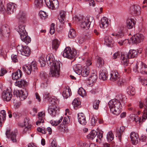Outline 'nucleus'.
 <instances>
[{"mask_svg":"<svg viewBox=\"0 0 147 147\" xmlns=\"http://www.w3.org/2000/svg\"><path fill=\"white\" fill-rule=\"evenodd\" d=\"M25 13L23 11H20L17 16L19 20V26L16 28L17 31L20 35L21 40L27 44L31 41L30 38L27 35V33L25 29V24L24 22L25 20Z\"/></svg>","mask_w":147,"mask_h":147,"instance_id":"1","label":"nucleus"},{"mask_svg":"<svg viewBox=\"0 0 147 147\" xmlns=\"http://www.w3.org/2000/svg\"><path fill=\"white\" fill-rule=\"evenodd\" d=\"M46 59L48 65H50V76L58 77L60 71V61L55 60L53 55L52 54L47 55Z\"/></svg>","mask_w":147,"mask_h":147,"instance_id":"2","label":"nucleus"},{"mask_svg":"<svg viewBox=\"0 0 147 147\" xmlns=\"http://www.w3.org/2000/svg\"><path fill=\"white\" fill-rule=\"evenodd\" d=\"M123 99V96L121 94H118L116 98L109 101L108 105L111 112L116 115H118L121 112V102Z\"/></svg>","mask_w":147,"mask_h":147,"instance_id":"3","label":"nucleus"},{"mask_svg":"<svg viewBox=\"0 0 147 147\" xmlns=\"http://www.w3.org/2000/svg\"><path fill=\"white\" fill-rule=\"evenodd\" d=\"M44 97L45 99L48 100L51 105L48 108V112L52 117H54L58 114V108L57 105L59 103V100L55 97L51 98L49 93H46Z\"/></svg>","mask_w":147,"mask_h":147,"instance_id":"4","label":"nucleus"},{"mask_svg":"<svg viewBox=\"0 0 147 147\" xmlns=\"http://www.w3.org/2000/svg\"><path fill=\"white\" fill-rule=\"evenodd\" d=\"M139 107L141 108L144 107L142 116L139 117L135 114H132L130 115V117L132 120L137 123L144 121L146 119H147V99H146L143 103L140 102Z\"/></svg>","mask_w":147,"mask_h":147,"instance_id":"5","label":"nucleus"},{"mask_svg":"<svg viewBox=\"0 0 147 147\" xmlns=\"http://www.w3.org/2000/svg\"><path fill=\"white\" fill-rule=\"evenodd\" d=\"M88 53L87 52H86L84 54V57H83V60L86 59V65L84 66L81 71L80 74L81 76L84 77H86L88 76L89 74V69L90 68V65L92 64V62L90 59L88 58Z\"/></svg>","mask_w":147,"mask_h":147,"instance_id":"6","label":"nucleus"},{"mask_svg":"<svg viewBox=\"0 0 147 147\" xmlns=\"http://www.w3.org/2000/svg\"><path fill=\"white\" fill-rule=\"evenodd\" d=\"M133 70L135 72H140L142 74H147V65L141 61L137 62Z\"/></svg>","mask_w":147,"mask_h":147,"instance_id":"7","label":"nucleus"},{"mask_svg":"<svg viewBox=\"0 0 147 147\" xmlns=\"http://www.w3.org/2000/svg\"><path fill=\"white\" fill-rule=\"evenodd\" d=\"M94 20L93 18L91 16H87L84 18H83L80 24L81 28L85 30L88 29Z\"/></svg>","mask_w":147,"mask_h":147,"instance_id":"8","label":"nucleus"},{"mask_svg":"<svg viewBox=\"0 0 147 147\" xmlns=\"http://www.w3.org/2000/svg\"><path fill=\"white\" fill-rule=\"evenodd\" d=\"M77 51L75 49L71 50L69 47H66L63 51V56L68 59H72L77 55Z\"/></svg>","mask_w":147,"mask_h":147,"instance_id":"9","label":"nucleus"},{"mask_svg":"<svg viewBox=\"0 0 147 147\" xmlns=\"http://www.w3.org/2000/svg\"><path fill=\"white\" fill-rule=\"evenodd\" d=\"M22 68L23 71L29 75L31 74L32 71H35L37 70L36 62L33 61L31 63V65L24 66Z\"/></svg>","mask_w":147,"mask_h":147,"instance_id":"10","label":"nucleus"},{"mask_svg":"<svg viewBox=\"0 0 147 147\" xmlns=\"http://www.w3.org/2000/svg\"><path fill=\"white\" fill-rule=\"evenodd\" d=\"M10 30L7 25L2 26L0 29V37L2 38L8 37L9 35Z\"/></svg>","mask_w":147,"mask_h":147,"instance_id":"11","label":"nucleus"},{"mask_svg":"<svg viewBox=\"0 0 147 147\" xmlns=\"http://www.w3.org/2000/svg\"><path fill=\"white\" fill-rule=\"evenodd\" d=\"M29 118L26 117L24 119V124H19V125L23 127L24 126L25 128L23 131V133H29L31 130L32 125L30 123Z\"/></svg>","mask_w":147,"mask_h":147,"instance_id":"12","label":"nucleus"},{"mask_svg":"<svg viewBox=\"0 0 147 147\" xmlns=\"http://www.w3.org/2000/svg\"><path fill=\"white\" fill-rule=\"evenodd\" d=\"M14 95L16 96L18 98H19L20 100H24L27 97L28 93L26 92H25L22 90H14L13 92Z\"/></svg>","mask_w":147,"mask_h":147,"instance_id":"13","label":"nucleus"},{"mask_svg":"<svg viewBox=\"0 0 147 147\" xmlns=\"http://www.w3.org/2000/svg\"><path fill=\"white\" fill-rule=\"evenodd\" d=\"M46 4L50 9H54L57 8L59 6V2L57 0H45Z\"/></svg>","mask_w":147,"mask_h":147,"instance_id":"14","label":"nucleus"},{"mask_svg":"<svg viewBox=\"0 0 147 147\" xmlns=\"http://www.w3.org/2000/svg\"><path fill=\"white\" fill-rule=\"evenodd\" d=\"M144 38L143 34L138 33L133 36L131 37V40L134 43L138 44L142 42Z\"/></svg>","mask_w":147,"mask_h":147,"instance_id":"15","label":"nucleus"},{"mask_svg":"<svg viewBox=\"0 0 147 147\" xmlns=\"http://www.w3.org/2000/svg\"><path fill=\"white\" fill-rule=\"evenodd\" d=\"M17 7V5L13 3H10L7 4V12L9 14L13 13L16 11Z\"/></svg>","mask_w":147,"mask_h":147,"instance_id":"16","label":"nucleus"},{"mask_svg":"<svg viewBox=\"0 0 147 147\" xmlns=\"http://www.w3.org/2000/svg\"><path fill=\"white\" fill-rule=\"evenodd\" d=\"M99 78L103 80H105L107 78V71L105 67H102L100 70Z\"/></svg>","mask_w":147,"mask_h":147,"instance_id":"17","label":"nucleus"},{"mask_svg":"<svg viewBox=\"0 0 147 147\" xmlns=\"http://www.w3.org/2000/svg\"><path fill=\"white\" fill-rule=\"evenodd\" d=\"M12 96V94L11 92L8 90L3 92L2 98L4 101H9L10 100Z\"/></svg>","mask_w":147,"mask_h":147,"instance_id":"18","label":"nucleus"},{"mask_svg":"<svg viewBox=\"0 0 147 147\" xmlns=\"http://www.w3.org/2000/svg\"><path fill=\"white\" fill-rule=\"evenodd\" d=\"M140 7L138 5H135L131 7L130 10L131 13L135 15H138L140 14Z\"/></svg>","mask_w":147,"mask_h":147,"instance_id":"19","label":"nucleus"},{"mask_svg":"<svg viewBox=\"0 0 147 147\" xmlns=\"http://www.w3.org/2000/svg\"><path fill=\"white\" fill-rule=\"evenodd\" d=\"M78 118L79 122L83 125L86 124L87 122L86 117L82 113H79L78 114Z\"/></svg>","mask_w":147,"mask_h":147,"instance_id":"20","label":"nucleus"},{"mask_svg":"<svg viewBox=\"0 0 147 147\" xmlns=\"http://www.w3.org/2000/svg\"><path fill=\"white\" fill-rule=\"evenodd\" d=\"M109 24V22L108 19L107 18L104 17L100 20V26L101 28H105L107 27Z\"/></svg>","mask_w":147,"mask_h":147,"instance_id":"21","label":"nucleus"},{"mask_svg":"<svg viewBox=\"0 0 147 147\" xmlns=\"http://www.w3.org/2000/svg\"><path fill=\"white\" fill-rule=\"evenodd\" d=\"M105 44L110 47H112L114 43L112 38L109 36H106L105 37Z\"/></svg>","mask_w":147,"mask_h":147,"instance_id":"22","label":"nucleus"},{"mask_svg":"<svg viewBox=\"0 0 147 147\" xmlns=\"http://www.w3.org/2000/svg\"><path fill=\"white\" fill-rule=\"evenodd\" d=\"M62 95L63 97L66 99L71 95V92L70 88L69 87H65L64 88Z\"/></svg>","mask_w":147,"mask_h":147,"instance_id":"23","label":"nucleus"},{"mask_svg":"<svg viewBox=\"0 0 147 147\" xmlns=\"http://www.w3.org/2000/svg\"><path fill=\"white\" fill-rule=\"evenodd\" d=\"M110 76V80L113 82L115 81L120 77L118 72L115 71H112Z\"/></svg>","mask_w":147,"mask_h":147,"instance_id":"24","label":"nucleus"},{"mask_svg":"<svg viewBox=\"0 0 147 147\" xmlns=\"http://www.w3.org/2000/svg\"><path fill=\"white\" fill-rule=\"evenodd\" d=\"M27 82L24 80H19L15 83L16 86L20 88H24L27 85Z\"/></svg>","mask_w":147,"mask_h":147,"instance_id":"25","label":"nucleus"},{"mask_svg":"<svg viewBox=\"0 0 147 147\" xmlns=\"http://www.w3.org/2000/svg\"><path fill=\"white\" fill-rule=\"evenodd\" d=\"M138 51L134 49L129 50L128 54L127 55V57L128 58H134L136 57L138 55Z\"/></svg>","mask_w":147,"mask_h":147,"instance_id":"26","label":"nucleus"},{"mask_svg":"<svg viewBox=\"0 0 147 147\" xmlns=\"http://www.w3.org/2000/svg\"><path fill=\"white\" fill-rule=\"evenodd\" d=\"M130 136L132 144H136L138 142V134L134 132H132Z\"/></svg>","mask_w":147,"mask_h":147,"instance_id":"27","label":"nucleus"},{"mask_svg":"<svg viewBox=\"0 0 147 147\" xmlns=\"http://www.w3.org/2000/svg\"><path fill=\"white\" fill-rule=\"evenodd\" d=\"M93 72L91 74L88 79V81L92 84L95 82L97 78V76L96 73V71H93Z\"/></svg>","mask_w":147,"mask_h":147,"instance_id":"28","label":"nucleus"},{"mask_svg":"<svg viewBox=\"0 0 147 147\" xmlns=\"http://www.w3.org/2000/svg\"><path fill=\"white\" fill-rule=\"evenodd\" d=\"M127 28L129 29H131L135 26V22L133 19H128L127 21Z\"/></svg>","mask_w":147,"mask_h":147,"instance_id":"29","label":"nucleus"},{"mask_svg":"<svg viewBox=\"0 0 147 147\" xmlns=\"http://www.w3.org/2000/svg\"><path fill=\"white\" fill-rule=\"evenodd\" d=\"M73 67L74 71L76 74L79 75H80L81 71L82 69L81 65L80 64L75 65L73 66Z\"/></svg>","mask_w":147,"mask_h":147,"instance_id":"30","label":"nucleus"},{"mask_svg":"<svg viewBox=\"0 0 147 147\" xmlns=\"http://www.w3.org/2000/svg\"><path fill=\"white\" fill-rule=\"evenodd\" d=\"M22 75L21 71L20 69H18L17 71L12 74V79L13 80H17L19 78L21 77Z\"/></svg>","mask_w":147,"mask_h":147,"instance_id":"31","label":"nucleus"},{"mask_svg":"<svg viewBox=\"0 0 147 147\" xmlns=\"http://www.w3.org/2000/svg\"><path fill=\"white\" fill-rule=\"evenodd\" d=\"M37 131H38L40 132L43 134H45L47 133V131L49 132V134H51L52 132V130L51 128L49 127H48L47 130H45V129L44 128H40L38 127L37 128Z\"/></svg>","mask_w":147,"mask_h":147,"instance_id":"32","label":"nucleus"},{"mask_svg":"<svg viewBox=\"0 0 147 147\" xmlns=\"http://www.w3.org/2000/svg\"><path fill=\"white\" fill-rule=\"evenodd\" d=\"M44 114L42 112H39L38 114V120L36 122V124L37 125H38L41 123H43L44 120L43 118L44 116Z\"/></svg>","mask_w":147,"mask_h":147,"instance_id":"33","label":"nucleus"},{"mask_svg":"<svg viewBox=\"0 0 147 147\" xmlns=\"http://www.w3.org/2000/svg\"><path fill=\"white\" fill-rule=\"evenodd\" d=\"M127 55H124L121 54V63L124 65L127 66L129 63V60L128 57H127Z\"/></svg>","mask_w":147,"mask_h":147,"instance_id":"34","label":"nucleus"},{"mask_svg":"<svg viewBox=\"0 0 147 147\" xmlns=\"http://www.w3.org/2000/svg\"><path fill=\"white\" fill-rule=\"evenodd\" d=\"M126 80L125 78L119 77V78L115 81L116 83L119 86H121L123 85L126 82Z\"/></svg>","mask_w":147,"mask_h":147,"instance_id":"35","label":"nucleus"},{"mask_svg":"<svg viewBox=\"0 0 147 147\" xmlns=\"http://www.w3.org/2000/svg\"><path fill=\"white\" fill-rule=\"evenodd\" d=\"M127 93L130 95H133L135 93V89L132 86H129L128 87L127 90Z\"/></svg>","mask_w":147,"mask_h":147,"instance_id":"36","label":"nucleus"},{"mask_svg":"<svg viewBox=\"0 0 147 147\" xmlns=\"http://www.w3.org/2000/svg\"><path fill=\"white\" fill-rule=\"evenodd\" d=\"M125 129V127L123 126L120 127L119 130H118L117 132V136L118 137L120 141H121V136Z\"/></svg>","mask_w":147,"mask_h":147,"instance_id":"37","label":"nucleus"},{"mask_svg":"<svg viewBox=\"0 0 147 147\" xmlns=\"http://www.w3.org/2000/svg\"><path fill=\"white\" fill-rule=\"evenodd\" d=\"M60 18H59V20L60 22L62 23H63L64 22L65 17L66 15V12L64 11H61L59 13Z\"/></svg>","mask_w":147,"mask_h":147,"instance_id":"38","label":"nucleus"},{"mask_svg":"<svg viewBox=\"0 0 147 147\" xmlns=\"http://www.w3.org/2000/svg\"><path fill=\"white\" fill-rule=\"evenodd\" d=\"M24 52L21 53V55L26 56H29L30 53V49L28 46H25L24 47Z\"/></svg>","mask_w":147,"mask_h":147,"instance_id":"39","label":"nucleus"},{"mask_svg":"<svg viewBox=\"0 0 147 147\" xmlns=\"http://www.w3.org/2000/svg\"><path fill=\"white\" fill-rule=\"evenodd\" d=\"M17 132L12 131L11 133L10 137L11 140L13 143H16L17 141V139L16 138Z\"/></svg>","mask_w":147,"mask_h":147,"instance_id":"40","label":"nucleus"},{"mask_svg":"<svg viewBox=\"0 0 147 147\" xmlns=\"http://www.w3.org/2000/svg\"><path fill=\"white\" fill-rule=\"evenodd\" d=\"M76 36V31L73 29H70L68 34V37L71 38L73 39Z\"/></svg>","mask_w":147,"mask_h":147,"instance_id":"41","label":"nucleus"},{"mask_svg":"<svg viewBox=\"0 0 147 147\" xmlns=\"http://www.w3.org/2000/svg\"><path fill=\"white\" fill-rule=\"evenodd\" d=\"M103 132L101 130H99L96 131L97 138L98 139H96V140L97 142H100V141L101 140V138H103Z\"/></svg>","mask_w":147,"mask_h":147,"instance_id":"42","label":"nucleus"},{"mask_svg":"<svg viewBox=\"0 0 147 147\" xmlns=\"http://www.w3.org/2000/svg\"><path fill=\"white\" fill-rule=\"evenodd\" d=\"M59 42L57 39L53 40L52 42V48L53 49L56 50L59 46Z\"/></svg>","mask_w":147,"mask_h":147,"instance_id":"43","label":"nucleus"},{"mask_svg":"<svg viewBox=\"0 0 147 147\" xmlns=\"http://www.w3.org/2000/svg\"><path fill=\"white\" fill-rule=\"evenodd\" d=\"M97 62L96 64V66L99 67L102 66L104 64V61L103 59L100 57H98L96 58Z\"/></svg>","mask_w":147,"mask_h":147,"instance_id":"44","label":"nucleus"},{"mask_svg":"<svg viewBox=\"0 0 147 147\" xmlns=\"http://www.w3.org/2000/svg\"><path fill=\"white\" fill-rule=\"evenodd\" d=\"M97 134L96 131L95 130H92L90 133L88 135L87 138L91 139H93L95 138Z\"/></svg>","mask_w":147,"mask_h":147,"instance_id":"45","label":"nucleus"},{"mask_svg":"<svg viewBox=\"0 0 147 147\" xmlns=\"http://www.w3.org/2000/svg\"><path fill=\"white\" fill-rule=\"evenodd\" d=\"M112 35L115 36L116 38H119L123 36V32L122 30H121L119 31L117 33H113Z\"/></svg>","mask_w":147,"mask_h":147,"instance_id":"46","label":"nucleus"},{"mask_svg":"<svg viewBox=\"0 0 147 147\" xmlns=\"http://www.w3.org/2000/svg\"><path fill=\"white\" fill-rule=\"evenodd\" d=\"M80 102L77 99H75L72 102V105L75 109H76V108H77L80 105Z\"/></svg>","mask_w":147,"mask_h":147,"instance_id":"47","label":"nucleus"},{"mask_svg":"<svg viewBox=\"0 0 147 147\" xmlns=\"http://www.w3.org/2000/svg\"><path fill=\"white\" fill-rule=\"evenodd\" d=\"M43 3V0H35L34 4L36 6L40 8L42 6Z\"/></svg>","mask_w":147,"mask_h":147,"instance_id":"48","label":"nucleus"},{"mask_svg":"<svg viewBox=\"0 0 147 147\" xmlns=\"http://www.w3.org/2000/svg\"><path fill=\"white\" fill-rule=\"evenodd\" d=\"M24 46L23 45H18L17 47V50L18 53L21 54V53L24 52Z\"/></svg>","mask_w":147,"mask_h":147,"instance_id":"49","label":"nucleus"},{"mask_svg":"<svg viewBox=\"0 0 147 147\" xmlns=\"http://www.w3.org/2000/svg\"><path fill=\"white\" fill-rule=\"evenodd\" d=\"M63 118V117H61L60 119L57 121L54 120H52L50 121V123L53 126H56L62 121Z\"/></svg>","mask_w":147,"mask_h":147,"instance_id":"50","label":"nucleus"},{"mask_svg":"<svg viewBox=\"0 0 147 147\" xmlns=\"http://www.w3.org/2000/svg\"><path fill=\"white\" fill-rule=\"evenodd\" d=\"M100 101L99 100H95L93 102V107L96 110L98 109L99 104Z\"/></svg>","mask_w":147,"mask_h":147,"instance_id":"51","label":"nucleus"},{"mask_svg":"<svg viewBox=\"0 0 147 147\" xmlns=\"http://www.w3.org/2000/svg\"><path fill=\"white\" fill-rule=\"evenodd\" d=\"M64 125H60L57 127V129L59 131L62 132L67 131V129L65 128Z\"/></svg>","mask_w":147,"mask_h":147,"instance_id":"52","label":"nucleus"},{"mask_svg":"<svg viewBox=\"0 0 147 147\" xmlns=\"http://www.w3.org/2000/svg\"><path fill=\"white\" fill-rule=\"evenodd\" d=\"M78 92L79 95L82 97L84 96L86 94L85 90L82 87L79 89Z\"/></svg>","mask_w":147,"mask_h":147,"instance_id":"53","label":"nucleus"},{"mask_svg":"<svg viewBox=\"0 0 147 147\" xmlns=\"http://www.w3.org/2000/svg\"><path fill=\"white\" fill-rule=\"evenodd\" d=\"M40 76L42 80H44L45 81L48 80V76L46 73L45 71L41 72L40 74Z\"/></svg>","mask_w":147,"mask_h":147,"instance_id":"54","label":"nucleus"},{"mask_svg":"<svg viewBox=\"0 0 147 147\" xmlns=\"http://www.w3.org/2000/svg\"><path fill=\"white\" fill-rule=\"evenodd\" d=\"M107 140L110 141H111L113 139V134L111 131H109L107 134Z\"/></svg>","mask_w":147,"mask_h":147,"instance_id":"55","label":"nucleus"},{"mask_svg":"<svg viewBox=\"0 0 147 147\" xmlns=\"http://www.w3.org/2000/svg\"><path fill=\"white\" fill-rule=\"evenodd\" d=\"M39 61L41 67H43L45 66L46 65V62L45 60V58L43 56H41L39 58Z\"/></svg>","mask_w":147,"mask_h":147,"instance_id":"56","label":"nucleus"},{"mask_svg":"<svg viewBox=\"0 0 147 147\" xmlns=\"http://www.w3.org/2000/svg\"><path fill=\"white\" fill-rule=\"evenodd\" d=\"M39 14L40 18L42 19H45L47 16L46 12L43 11H40Z\"/></svg>","mask_w":147,"mask_h":147,"instance_id":"57","label":"nucleus"},{"mask_svg":"<svg viewBox=\"0 0 147 147\" xmlns=\"http://www.w3.org/2000/svg\"><path fill=\"white\" fill-rule=\"evenodd\" d=\"M121 54H122L119 52H117L115 53L113 55V59H115L117 58H119L120 57H121Z\"/></svg>","mask_w":147,"mask_h":147,"instance_id":"58","label":"nucleus"},{"mask_svg":"<svg viewBox=\"0 0 147 147\" xmlns=\"http://www.w3.org/2000/svg\"><path fill=\"white\" fill-rule=\"evenodd\" d=\"M97 118L96 117L94 116H93L92 117L91 120V123L92 125H93L95 124L97 121Z\"/></svg>","mask_w":147,"mask_h":147,"instance_id":"59","label":"nucleus"},{"mask_svg":"<svg viewBox=\"0 0 147 147\" xmlns=\"http://www.w3.org/2000/svg\"><path fill=\"white\" fill-rule=\"evenodd\" d=\"M47 80L41 83V87L42 88H45L48 86Z\"/></svg>","mask_w":147,"mask_h":147,"instance_id":"60","label":"nucleus"},{"mask_svg":"<svg viewBox=\"0 0 147 147\" xmlns=\"http://www.w3.org/2000/svg\"><path fill=\"white\" fill-rule=\"evenodd\" d=\"M86 2H88L90 6H94L95 5V2L94 0H85Z\"/></svg>","mask_w":147,"mask_h":147,"instance_id":"61","label":"nucleus"},{"mask_svg":"<svg viewBox=\"0 0 147 147\" xmlns=\"http://www.w3.org/2000/svg\"><path fill=\"white\" fill-rule=\"evenodd\" d=\"M70 121V118L69 116L65 117L64 118L63 123V125L65 124L68 123Z\"/></svg>","mask_w":147,"mask_h":147,"instance_id":"62","label":"nucleus"},{"mask_svg":"<svg viewBox=\"0 0 147 147\" xmlns=\"http://www.w3.org/2000/svg\"><path fill=\"white\" fill-rule=\"evenodd\" d=\"M17 57V56L16 55L12 54L11 55V59L14 62H16L18 61Z\"/></svg>","mask_w":147,"mask_h":147,"instance_id":"63","label":"nucleus"},{"mask_svg":"<svg viewBox=\"0 0 147 147\" xmlns=\"http://www.w3.org/2000/svg\"><path fill=\"white\" fill-rule=\"evenodd\" d=\"M140 80L142 84L144 85H147V79L142 78L140 79Z\"/></svg>","mask_w":147,"mask_h":147,"instance_id":"64","label":"nucleus"}]
</instances>
